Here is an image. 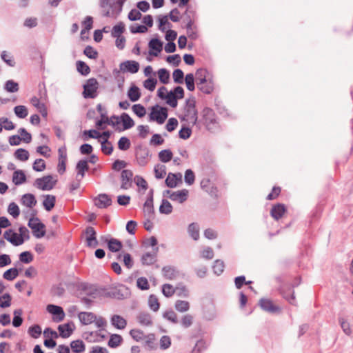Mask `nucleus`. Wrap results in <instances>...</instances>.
I'll list each match as a JSON object with an SVG mask.
<instances>
[{
	"label": "nucleus",
	"mask_w": 353,
	"mask_h": 353,
	"mask_svg": "<svg viewBox=\"0 0 353 353\" xmlns=\"http://www.w3.org/2000/svg\"><path fill=\"white\" fill-rule=\"evenodd\" d=\"M190 303L187 301L183 300H176L174 303L175 310L181 313H184L188 312L190 310Z\"/></svg>",
	"instance_id": "nucleus-36"
},
{
	"label": "nucleus",
	"mask_w": 353,
	"mask_h": 353,
	"mask_svg": "<svg viewBox=\"0 0 353 353\" xmlns=\"http://www.w3.org/2000/svg\"><path fill=\"white\" fill-rule=\"evenodd\" d=\"M128 97L132 102L138 101L141 97L139 88L136 85L131 86L128 91Z\"/></svg>",
	"instance_id": "nucleus-37"
},
{
	"label": "nucleus",
	"mask_w": 353,
	"mask_h": 353,
	"mask_svg": "<svg viewBox=\"0 0 353 353\" xmlns=\"http://www.w3.org/2000/svg\"><path fill=\"white\" fill-rule=\"evenodd\" d=\"M80 294L83 296H88L91 299H95L99 294L97 288L88 283H81L79 286Z\"/></svg>",
	"instance_id": "nucleus-8"
},
{
	"label": "nucleus",
	"mask_w": 353,
	"mask_h": 353,
	"mask_svg": "<svg viewBox=\"0 0 353 353\" xmlns=\"http://www.w3.org/2000/svg\"><path fill=\"white\" fill-rule=\"evenodd\" d=\"M199 90L205 94H210L214 90V82L212 79H209L205 84L199 85Z\"/></svg>",
	"instance_id": "nucleus-51"
},
{
	"label": "nucleus",
	"mask_w": 353,
	"mask_h": 353,
	"mask_svg": "<svg viewBox=\"0 0 353 353\" xmlns=\"http://www.w3.org/2000/svg\"><path fill=\"white\" fill-rule=\"evenodd\" d=\"M3 237L14 246H19L23 243L21 236L12 229L6 230L3 234Z\"/></svg>",
	"instance_id": "nucleus-12"
},
{
	"label": "nucleus",
	"mask_w": 353,
	"mask_h": 353,
	"mask_svg": "<svg viewBox=\"0 0 353 353\" xmlns=\"http://www.w3.org/2000/svg\"><path fill=\"white\" fill-rule=\"evenodd\" d=\"M112 326L118 330H123L127 325V321L121 316L114 314L110 319Z\"/></svg>",
	"instance_id": "nucleus-21"
},
{
	"label": "nucleus",
	"mask_w": 353,
	"mask_h": 353,
	"mask_svg": "<svg viewBox=\"0 0 353 353\" xmlns=\"http://www.w3.org/2000/svg\"><path fill=\"white\" fill-rule=\"evenodd\" d=\"M101 151L106 155H110L113 152V145L110 141L104 139L101 141Z\"/></svg>",
	"instance_id": "nucleus-52"
},
{
	"label": "nucleus",
	"mask_w": 353,
	"mask_h": 353,
	"mask_svg": "<svg viewBox=\"0 0 353 353\" xmlns=\"http://www.w3.org/2000/svg\"><path fill=\"white\" fill-rule=\"evenodd\" d=\"M131 145L130 139L126 137H122L118 141V148L121 150H127Z\"/></svg>",
	"instance_id": "nucleus-58"
},
{
	"label": "nucleus",
	"mask_w": 353,
	"mask_h": 353,
	"mask_svg": "<svg viewBox=\"0 0 353 353\" xmlns=\"http://www.w3.org/2000/svg\"><path fill=\"white\" fill-rule=\"evenodd\" d=\"M56 196L54 195L47 194L44 196L43 205L47 211H50L55 205Z\"/></svg>",
	"instance_id": "nucleus-34"
},
{
	"label": "nucleus",
	"mask_w": 353,
	"mask_h": 353,
	"mask_svg": "<svg viewBox=\"0 0 353 353\" xmlns=\"http://www.w3.org/2000/svg\"><path fill=\"white\" fill-rule=\"evenodd\" d=\"M8 213L14 218H17L20 214V210L19 206L14 203L12 202L9 204L8 208Z\"/></svg>",
	"instance_id": "nucleus-61"
},
{
	"label": "nucleus",
	"mask_w": 353,
	"mask_h": 353,
	"mask_svg": "<svg viewBox=\"0 0 353 353\" xmlns=\"http://www.w3.org/2000/svg\"><path fill=\"white\" fill-rule=\"evenodd\" d=\"M86 242L89 247L95 248L98 245V241L96 238V231L94 228L89 226L85 229Z\"/></svg>",
	"instance_id": "nucleus-17"
},
{
	"label": "nucleus",
	"mask_w": 353,
	"mask_h": 353,
	"mask_svg": "<svg viewBox=\"0 0 353 353\" xmlns=\"http://www.w3.org/2000/svg\"><path fill=\"white\" fill-rule=\"evenodd\" d=\"M70 347L75 353H82L85 350V345L81 340L72 341Z\"/></svg>",
	"instance_id": "nucleus-39"
},
{
	"label": "nucleus",
	"mask_w": 353,
	"mask_h": 353,
	"mask_svg": "<svg viewBox=\"0 0 353 353\" xmlns=\"http://www.w3.org/2000/svg\"><path fill=\"white\" fill-rule=\"evenodd\" d=\"M162 274L166 279L172 280L177 276L178 271L173 266H164L162 268Z\"/></svg>",
	"instance_id": "nucleus-27"
},
{
	"label": "nucleus",
	"mask_w": 353,
	"mask_h": 353,
	"mask_svg": "<svg viewBox=\"0 0 353 353\" xmlns=\"http://www.w3.org/2000/svg\"><path fill=\"white\" fill-rule=\"evenodd\" d=\"M125 30V27L123 23H119V24L115 25L112 30V37H121V34Z\"/></svg>",
	"instance_id": "nucleus-60"
},
{
	"label": "nucleus",
	"mask_w": 353,
	"mask_h": 353,
	"mask_svg": "<svg viewBox=\"0 0 353 353\" xmlns=\"http://www.w3.org/2000/svg\"><path fill=\"white\" fill-rule=\"evenodd\" d=\"M99 332H85L83 333V338L89 343H98L101 342L99 339Z\"/></svg>",
	"instance_id": "nucleus-33"
},
{
	"label": "nucleus",
	"mask_w": 353,
	"mask_h": 353,
	"mask_svg": "<svg viewBox=\"0 0 353 353\" xmlns=\"http://www.w3.org/2000/svg\"><path fill=\"white\" fill-rule=\"evenodd\" d=\"M154 190L150 189L148 194V198L143 205V214L145 219L154 218V209L153 205Z\"/></svg>",
	"instance_id": "nucleus-6"
},
{
	"label": "nucleus",
	"mask_w": 353,
	"mask_h": 353,
	"mask_svg": "<svg viewBox=\"0 0 353 353\" xmlns=\"http://www.w3.org/2000/svg\"><path fill=\"white\" fill-rule=\"evenodd\" d=\"M173 210L171 203L166 199H163L159 206V212L163 214H170Z\"/></svg>",
	"instance_id": "nucleus-40"
},
{
	"label": "nucleus",
	"mask_w": 353,
	"mask_h": 353,
	"mask_svg": "<svg viewBox=\"0 0 353 353\" xmlns=\"http://www.w3.org/2000/svg\"><path fill=\"white\" fill-rule=\"evenodd\" d=\"M139 63L136 61L128 60L120 64V70L132 74L137 73L139 70Z\"/></svg>",
	"instance_id": "nucleus-14"
},
{
	"label": "nucleus",
	"mask_w": 353,
	"mask_h": 353,
	"mask_svg": "<svg viewBox=\"0 0 353 353\" xmlns=\"http://www.w3.org/2000/svg\"><path fill=\"white\" fill-rule=\"evenodd\" d=\"M21 203L29 208H32L33 206H34L37 204V200L34 194L30 193L25 194L22 196L21 199Z\"/></svg>",
	"instance_id": "nucleus-29"
},
{
	"label": "nucleus",
	"mask_w": 353,
	"mask_h": 353,
	"mask_svg": "<svg viewBox=\"0 0 353 353\" xmlns=\"http://www.w3.org/2000/svg\"><path fill=\"white\" fill-rule=\"evenodd\" d=\"M26 181V176L24 172L21 170H15L12 175V182L16 185H19Z\"/></svg>",
	"instance_id": "nucleus-30"
},
{
	"label": "nucleus",
	"mask_w": 353,
	"mask_h": 353,
	"mask_svg": "<svg viewBox=\"0 0 353 353\" xmlns=\"http://www.w3.org/2000/svg\"><path fill=\"white\" fill-rule=\"evenodd\" d=\"M148 46L150 49V54L157 57L158 54L162 50L163 43L159 39L154 38L150 41Z\"/></svg>",
	"instance_id": "nucleus-20"
},
{
	"label": "nucleus",
	"mask_w": 353,
	"mask_h": 353,
	"mask_svg": "<svg viewBox=\"0 0 353 353\" xmlns=\"http://www.w3.org/2000/svg\"><path fill=\"white\" fill-rule=\"evenodd\" d=\"M198 112L196 109V101L194 97L186 99L184 106V115L181 118L192 125H195L197 122Z\"/></svg>",
	"instance_id": "nucleus-1"
},
{
	"label": "nucleus",
	"mask_w": 353,
	"mask_h": 353,
	"mask_svg": "<svg viewBox=\"0 0 353 353\" xmlns=\"http://www.w3.org/2000/svg\"><path fill=\"white\" fill-rule=\"evenodd\" d=\"M78 317L83 325H89L96 320V315L90 312H81L79 313Z\"/></svg>",
	"instance_id": "nucleus-23"
},
{
	"label": "nucleus",
	"mask_w": 353,
	"mask_h": 353,
	"mask_svg": "<svg viewBox=\"0 0 353 353\" xmlns=\"http://www.w3.org/2000/svg\"><path fill=\"white\" fill-rule=\"evenodd\" d=\"M77 71L83 76H87L90 72L89 66L82 61H77L76 63Z\"/></svg>",
	"instance_id": "nucleus-42"
},
{
	"label": "nucleus",
	"mask_w": 353,
	"mask_h": 353,
	"mask_svg": "<svg viewBox=\"0 0 353 353\" xmlns=\"http://www.w3.org/2000/svg\"><path fill=\"white\" fill-rule=\"evenodd\" d=\"M148 305L154 312H157L159 309V303L155 295L151 294L148 298Z\"/></svg>",
	"instance_id": "nucleus-55"
},
{
	"label": "nucleus",
	"mask_w": 353,
	"mask_h": 353,
	"mask_svg": "<svg viewBox=\"0 0 353 353\" xmlns=\"http://www.w3.org/2000/svg\"><path fill=\"white\" fill-rule=\"evenodd\" d=\"M203 119L205 121V123L207 126L210 124H213L216 122V119L214 118V114L212 109L209 108H205L203 109Z\"/></svg>",
	"instance_id": "nucleus-32"
},
{
	"label": "nucleus",
	"mask_w": 353,
	"mask_h": 353,
	"mask_svg": "<svg viewBox=\"0 0 353 353\" xmlns=\"http://www.w3.org/2000/svg\"><path fill=\"white\" fill-rule=\"evenodd\" d=\"M188 232L190 236L195 241L199 239V227L197 223H192L188 225Z\"/></svg>",
	"instance_id": "nucleus-38"
},
{
	"label": "nucleus",
	"mask_w": 353,
	"mask_h": 353,
	"mask_svg": "<svg viewBox=\"0 0 353 353\" xmlns=\"http://www.w3.org/2000/svg\"><path fill=\"white\" fill-rule=\"evenodd\" d=\"M89 166L88 164V161L86 159H81L78 161L76 165V170L77 172V176H81V179L83 178L85 176V172L88 170Z\"/></svg>",
	"instance_id": "nucleus-31"
},
{
	"label": "nucleus",
	"mask_w": 353,
	"mask_h": 353,
	"mask_svg": "<svg viewBox=\"0 0 353 353\" xmlns=\"http://www.w3.org/2000/svg\"><path fill=\"white\" fill-rule=\"evenodd\" d=\"M56 182L57 181L53 180L52 175H47L37 179L34 181V185L41 190H50L54 187Z\"/></svg>",
	"instance_id": "nucleus-5"
},
{
	"label": "nucleus",
	"mask_w": 353,
	"mask_h": 353,
	"mask_svg": "<svg viewBox=\"0 0 353 353\" xmlns=\"http://www.w3.org/2000/svg\"><path fill=\"white\" fill-rule=\"evenodd\" d=\"M165 193L168 195V197L172 201H179L180 203H182L187 200L188 191L185 189L176 192L166 190Z\"/></svg>",
	"instance_id": "nucleus-13"
},
{
	"label": "nucleus",
	"mask_w": 353,
	"mask_h": 353,
	"mask_svg": "<svg viewBox=\"0 0 353 353\" xmlns=\"http://www.w3.org/2000/svg\"><path fill=\"white\" fill-rule=\"evenodd\" d=\"M159 248L156 247L153 252H146L141 258V261L143 265H151L157 261V253Z\"/></svg>",
	"instance_id": "nucleus-19"
},
{
	"label": "nucleus",
	"mask_w": 353,
	"mask_h": 353,
	"mask_svg": "<svg viewBox=\"0 0 353 353\" xmlns=\"http://www.w3.org/2000/svg\"><path fill=\"white\" fill-rule=\"evenodd\" d=\"M15 115L19 119H24L28 114V108L25 105H17L14 108Z\"/></svg>",
	"instance_id": "nucleus-43"
},
{
	"label": "nucleus",
	"mask_w": 353,
	"mask_h": 353,
	"mask_svg": "<svg viewBox=\"0 0 353 353\" xmlns=\"http://www.w3.org/2000/svg\"><path fill=\"white\" fill-rule=\"evenodd\" d=\"M94 204L99 208H107L111 205L112 199L106 194H100L95 198Z\"/></svg>",
	"instance_id": "nucleus-16"
},
{
	"label": "nucleus",
	"mask_w": 353,
	"mask_h": 353,
	"mask_svg": "<svg viewBox=\"0 0 353 353\" xmlns=\"http://www.w3.org/2000/svg\"><path fill=\"white\" fill-rule=\"evenodd\" d=\"M158 75L159 81L163 83L167 84L170 79V73L165 68H161L158 70Z\"/></svg>",
	"instance_id": "nucleus-56"
},
{
	"label": "nucleus",
	"mask_w": 353,
	"mask_h": 353,
	"mask_svg": "<svg viewBox=\"0 0 353 353\" xmlns=\"http://www.w3.org/2000/svg\"><path fill=\"white\" fill-rule=\"evenodd\" d=\"M143 345L147 350H153L157 348L155 343V336L154 334L145 335L143 340Z\"/></svg>",
	"instance_id": "nucleus-28"
},
{
	"label": "nucleus",
	"mask_w": 353,
	"mask_h": 353,
	"mask_svg": "<svg viewBox=\"0 0 353 353\" xmlns=\"http://www.w3.org/2000/svg\"><path fill=\"white\" fill-rule=\"evenodd\" d=\"M45 161L42 159H37L34 161L32 168L36 172H42L46 169Z\"/></svg>",
	"instance_id": "nucleus-63"
},
{
	"label": "nucleus",
	"mask_w": 353,
	"mask_h": 353,
	"mask_svg": "<svg viewBox=\"0 0 353 353\" xmlns=\"http://www.w3.org/2000/svg\"><path fill=\"white\" fill-rule=\"evenodd\" d=\"M166 103L172 108H176L177 106V99H179L175 95L173 91L169 92L165 99Z\"/></svg>",
	"instance_id": "nucleus-59"
},
{
	"label": "nucleus",
	"mask_w": 353,
	"mask_h": 353,
	"mask_svg": "<svg viewBox=\"0 0 353 353\" xmlns=\"http://www.w3.org/2000/svg\"><path fill=\"white\" fill-rule=\"evenodd\" d=\"M285 210L286 209L283 204L278 203L275 205H273L270 211V214L275 220H279L282 217Z\"/></svg>",
	"instance_id": "nucleus-25"
},
{
	"label": "nucleus",
	"mask_w": 353,
	"mask_h": 353,
	"mask_svg": "<svg viewBox=\"0 0 353 353\" xmlns=\"http://www.w3.org/2000/svg\"><path fill=\"white\" fill-rule=\"evenodd\" d=\"M150 151L145 147L139 146L136 148L135 155L138 164L140 166H145L148 162V157Z\"/></svg>",
	"instance_id": "nucleus-7"
},
{
	"label": "nucleus",
	"mask_w": 353,
	"mask_h": 353,
	"mask_svg": "<svg viewBox=\"0 0 353 353\" xmlns=\"http://www.w3.org/2000/svg\"><path fill=\"white\" fill-rule=\"evenodd\" d=\"M99 83L95 78L88 79L83 85V96L85 99H94L97 96Z\"/></svg>",
	"instance_id": "nucleus-2"
},
{
	"label": "nucleus",
	"mask_w": 353,
	"mask_h": 353,
	"mask_svg": "<svg viewBox=\"0 0 353 353\" xmlns=\"http://www.w3.org/2000/svg\"><path fill=\"white\" fill-rule=\"evenodd\" d=\"M19 274V270L16 268H12L4 272L3 277L4 279L8 281L14 280Z\"/></svg>",
	"instance_id": "nucleus-49"
},
{
	"label": "nucleus",
	"mask_w": 353,
	"mask_h": 353,
	"mask_svg": "<svg viewBox=\"0 0 353 353\" xmlns=\"http://www.w3.org/2000/svg\"><path fill=\"white\" fill-rule=\"evenodd\" d=\"M47 311L53 314V321L54 322H61L65 317V312L61 306L49 304L46 307Z\"/></svg>",
	"instance_id": "nucleus-11"
},
{
	"label": "nucleus",
	"mask_w": 353,
	"mask_h": 353,
	"mask_svg": "<svg viewBox=\"0 0 353 353\" xmlns=\"http://www.w3.org/2000/svg\"><path fill=\"white\" fill-rule=\"evenodd\" d=\"M168 118V110L164 107L156 105L152 108L150 120L156 121L159 124H163Z\"/></svg>",
	"instance_id": "nucleus-3"
},
{
	"label": "nucleus",
	"mask_w": 353,
	"mask_h": 353,
	"mask_svg": "<svg viewBox=\"0 0 353 353\" xmlns=\"http://www.w3.org/2000/svg\"><path fill=\"white\" fill-rule=\"evenodd\" d=\"M5 90L8 92H17L19 89V84L18 83L15 82L13 80H8L4 85Z\"/></svg>",
	"instance_id": "nucleus-53"
},
{
	"label": "nucleus",
	"mask_w": 353,
	"mask_h": 353,
	"mask_svg": "<svg viewBox=\"0 0 353 353\" xmlns=\"http://www.w3.org/2000/svg\"><path fill=\"white\" fill-rule=\"evenodd\" d=\"M133 172L130 170H123L121 174V188L127 190L132 186V179Z\"/></svg>",
	"instance_id": "nucleus-15"
},
{
	"label": "nucleus",
	"mask_w": 353,
	"mask_h": 353,
	"mask_svg": "<svg viewBox=\"0 0 353 353\" xmlns=\"http://www.w3.org/2000/svg\"><path fill=\"white\" fill-rule=\"evenodd\" d=\"M224 263L221 260H216L212 267L214 274L220 275L224 270Z\"/></svg>",
	"instance_id": "nucleus-64"
},
{
	"label": "nucleus",
	"mask_w": 353,
	"mask_h": 353,
	"mask_svg": "<svg viewBox=\"0 0 353 353\" xmlns=\"http://www.w3.org/2000/svg\"><path fill=\"white\" fill-rule=\"evenodd\" d=\"M22 310L18 309L14 311V317L12 319V325L15 327H18L21 325L23 323V319L21 317L22 315Z\"/></svg>",
	"instance_id": "nucleus-45"
},
{
	"label": "nucleus",
	"mask_w": 353,
	"mask_h": 353,
	"mask_svg": "<svg viewBox=\"0 0 353 353\" xmlns=\"http://www.w3.org/2000/svg\"><path fill=\"white\" fill-rule=\"evenodd\" d=\"M117 1L116 2L112 3L110 5L111 11L109 10H107L104 11L103 15L105 17H117L119 15L122 10H119V7L117 6Z\"/></svg>",
	"instance_id": "nucleus-46"
},
{
	"label": "nucleus",
	"mask_w": 353,
	"mask_h": 353,
	"mask_svg": "<svg viewBox=\"0 0 353 353\" xmlns=\"http://www.w3.org/2000/svg\"><path fill=\"white\" fill-rule=\"evenodd\" d=\"M105 123H107L112 126H115L116 125L119 123V117L114 115L111 117V118H108L106 116V112L101 113V119L98 120L96 122V126L97 128L103 130L105 128V127L103 126V124Z\"/></svg>",
	"instance_id": "nucleus-10"
},
{
	"label": "nucleus",
	"mask_w": 353,
	"mask_h": 353,
	"mask_svg": "<svg viewBox=\"0 0 353 353\" xmlns=\"http://www.w3.org/2000/svg\"><path fill=\"white\" fill-rule=\"evenodd\" d=\"M123 339L121 335L113 334L110 336L108 345L111 348L117 347L122 342Z\"/></svg>",
	"instance_id": "nucleus-41"
},
{
	"label": "nucleus",
	"mask_w": 353,
	"mask_h": 353,
	"mask_svg": "<svg viewBox=\"0 0 353 353\" xmlns=\"http://www.w3.org/2000/svg\"><path fill=\"white\" fill-rule=\"evenodd\" d=\"M14 157L19 161H26L29 158V152L23 148H19L14 152Z\"/></svg>",
	"instance_id": "nucleus-48"
},
{
	"label": "nucleus",
	"mask_w": 353,
	"mask_h": 353,
	"mask_svg": "<svg viewBox=\"0 0 353 353\" xmlns=\"http://www.w3.org/2000/svg\"><path fill=\"white\" fill-rule=\"evenodd\" d=\"M138 323L143 326H150L152 325L151 315L146 312H141L137 315Z\"/></svg>",
	"instance_id": "nucleus-22"
},
{
	"label": "nucleus",
	"mask_w": 353,
	"mask_h": 353,
	"mask_svg": "<svg viewBox=\"0 0 353 353\" xmlns=\"http://www.w3.org/2000/svg\"><path fill=\"white\" fill-rule=\"evenodd\" d=\"M181 177L182 176L180 173H169L165 181V184L168 187L174 188L177 186L178 181L181 182Z\"/></svg>",
	"instance_id": "nucleus-24"
},
{
	"label": "nucleus",
	"mask_w": 353,
	"mask_h": 353,
	"mask_svg": "<svg viewBox=\"0 0 353 353\" xmlns=\"http://www.w3.org/2000/svg\"><path fill=\"white\" fill-rule=\"evenodd\" d=\"M163 317L172 323H177L179 322L177 314L172 309L166 310L163 313Z\"/></svg>",
	"instance_id": "nucleus-50"
},
{
	"label": "nucleus",
	"mask_w": 353,
	"mask_h": 353,
	"mask_svg": "<svg viewBox=\"0 0 353 353\" xmlns=\"http://www.w3.org/2000/svg\"><path fill=\"white\" fill-rule=\"evenodd\" d=\"M28 225L32 229L33 235L36 238L40 239L45 236V225L40 221L39 218H30L29 219Z\"/></svg>",
	"instance_id": "nucleus-4"
},
{
	"label": "nucleus",
	"mask_w": 353,
	"mask_h": 353,
	"mask_svg": "<svg viewBox=\"0 0 353 353\" xmlns=\"http://www.w3.org/2000/svg\"><path fill=\"white\" fill-rule=\"evenodd\" d=\"M119 123H122L123 130H128L134 125V120L125 112L122 113L121 116L119 117Z\"/></svg>",
	"instance_id": "nucleus-26"
},
{
	"label": "nucleus",
	"mask_w": 353,
	"mask_h": 353,
	"mask_svg": "<svg viewBox=\"0 0 353 353\" xmlns=\"http://www.w3.org/2000/svg\"><path fill=\"white\" fill-rule=\"evenodd\" d=\"M180 323L183 328L186 329L190 327L193 323V316L189 314L183 315L181 319Z\"/></svg>",
	"instance_id": "nucleus-57"
},
{
	"label": "nucleus",
	"mask_w": 353,
	"mask_h": 353,
	"mask_svg": "<svg viewBox=\"0 0 353 353\" xmlns=\"http://www.w3.org/2000/svg\"><path fill=\"white\" fill-rule=\"evenodd\" d=\"M12 297L8 293L0 296V307L2 308L8 307L11 305Z\"/></svg>",
	"instance_id": "nucleus-62"
},
{
	"label": "nucleus",
	"mask_w": 353,
	"mask_h": 353,
	"mask_svg": "<svg viewBox=\"0 0 353 353\" xmlns=\"http://www.w3.org/2000/svg\"><path fill=\"white\" fill-rule=\"evenodd\" d=\"M173 157L172 151L169 149L163 150L159 152V159L163 163L169 162Z\"/></svg>",
	"instance_id": "nucleus-44"
},
{
	"label": "nucleus",
	"mask_w": 353,
	"mask_h": 353,
	"mask_svg": "<svg viewBox=\"0 0 353 353\" xmlns=\"http://www.w3.org/2000/svg\"><path fill=\"white\" fill-rule=\"evenodd\" d=\"M259 305L263 310L270 314H276L281 312V307L274 305L272 301L268 299H261Z\"/></svg>",
	"instance_id": "nucleus-9"
},
{
	"label": "nucleus",
	"mask_w": 353,
	"mask_h": 353,
	"mask_svg": "<svg viewBox=\"0 0 353 353\" xmlns=\"http://www.w3.org/2000/svg\"><path fill=\"white\" fill-rule=\"evenodd\" d=\"M155 177L157 179H163L166 174V167L162 164H157L154 168Z\"/></svg>",
	"instance_id": "nucleus-47"
},
{
	"label": "nucleus",
	"mask_w": 353,
	"mask_h": 353,
	"mask_svg": "<svg viewBox=\"0 0 353 353\" xmlns=\"http://www.w3.org/2000/svg\"><path fill=\"white\" fill-rule=\"evenodd\" d=\"M130 335L132 336V338L137 341L140 342L143 340L145 334L144 332L139 329H132L130 331Z\"/></svg>",
	"instance_id": "nucleus-54"
},
{
	"label": "nucleus",
	"mask_w": 353,
	"mask_h": 353,
	"mask_svg": "<svg viewBox=\"0 0 353 353\" xmlns=\"http://www.w3.org/2000/svg\"><path fill=\"white\" fill-rule=\"evenodd\" d=\"M74 328V325L73 323H67L59 325L58 326L59 335L64 339L68 338L72 334Z\"/></svg>",
	"instance_id": "nucleus-18"
},
{
	"label": "nucleus",
	"mask_w": 353,
	"mask_h": 353,
	"mask_svg": "<svg viewBox=\"0 0 353 353\" xmlns=\"http://www.w3.org/2000/svg\"><path fill=\"white\" fill-rule=\"evenodd\" d=\"M122 247V243L117 239L112 238L108 241V248L112 252H117L120 251Z\"/></svg>",
	"instance_id": "nucleus-35"
}]
</instances>
